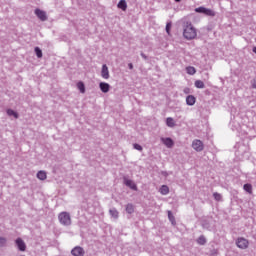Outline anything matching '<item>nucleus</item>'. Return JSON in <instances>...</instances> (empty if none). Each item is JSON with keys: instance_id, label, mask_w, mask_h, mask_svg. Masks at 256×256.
<instances>
[{"instance_id": "obj_1", "label": "nucleus", "mask_w": 256, "mask_h": 256, "mask_svg": "<svg viewBox=\"0 0 256 256\" xmlns=\"http://www.w3.org/2000/svg\"><path fill=\"white\" fill-rule=\"evenodd\" d=\"M183 36L188 41H191L195 39V37H197V29L193 27V24H191V22H186V24L184 25Z\"/></svg>"}, {"instance_id": "obj_2", "label": "nucleus", "mask_w": 256, "mask_h": 256, "mask_svg": "<svg viewBox=\"0 0 256 256\" xmlns=\"http://www.w3.org/2000/svg\"><path fill=\"white\" fill-rule=\"evenodd\" d=\"M58 221L64 227H70V225H71V214H69V212H61L58 215Z\"/></svg>"}, {"instance_id": "obj_3", "label": "nucleus", "mask_w": 256, "mask_h": 256, "mask_svg": "<svg viewBox=\"0 0 256 256\" xmlns=\"http://www.w3.org/2000/svg\"><path fill=\"white\" fill-rule=\"evenodd\" d=\"M195 13H200L202 15H206V17H215V15H216L215 11H213L209 8H205L203 6L195 8Z\"/></svg>"}, {"instance_id": "obj_4", "label": "nucleus", "mask_w": 256, "mask_h": 256, "mask_svg": "<svg viewBox=\"0 0 256 256\" xmlns=\"http://www.w3.org/2000/svg\"><path fill=\"white\" fill-rule=\"evenodd\" d=\"M236 245L239 249H247L249 247V241L245 238H238Z\"/></svg>"}, {"instance_id": "obj_5", "label": "nucleus", "mask_w": 256, "mask_h": 256, "mask_svg": "<svg viewBox=\"0 0 256 256\" xmlns=\"http://www.w3.org/2000/svg\"><path fill=\"white\" fill-rule=\"evenodd\" d=\"M73 256H85V249L81 246H76L71 250Z\"/></svg>"}, {"instance_id": "obj_6", "label": "nucleus", "mask_w": 256, "mask_h": 256, "mask_svg": "<svg viewBox=\"0 0 256 256\" xmlns=\"http://www.w3.org/2000/svg\"><path fill=\"white\" fill-rule=\"evenodd\" d=\"M36 17H38V19H40V21H47V12L37 8L34 11Z\"/></svg>"}, {"instance_id": "obj_7", "label": "nucleus", "mask_w": 256, "mask_h": 256, "mask_svg": "<svg viewBox=\"0 0 256 256\" xmlns=\"http://www.w3.org/2000/svg\"><path fill=\"white\" fill-rule=\"evenodd\" d=\"M123 181H124V185H126V187H129V189H132V191H137V184H135V182H133V180H130L127 177H124Z\"/></svg>"}, {"instance_id": "obj_8", "label": "nucleus", "mask_w": 256, "mask_h": 256, "mask_svg": "<svg viewBox=\"0 0 256 256\" xmlns=\"http://www.w3.org/2000/svg\"><path fill=\"white\" fill-rule=\"evenodd\" d=\"M192 147L195 151L201 152L204 149L203 142L201 140H194L192 142Z\"/></svg>"}, {"instance_id": "obj_9", "label": "nucleus", "mask_w": 256, "mask_h": 256, "mask_svg": "<svg viewBox=\"0 0 256 256\" xmlns=\"http://www.w3.org/2000/svg\"><path fill=\"white\" fill-rule=\"evenodd\" d=\"M161 142L168 147V149H171L173 145H175V142L171 137L161 138Z\"/></svg>"}, {"instance_id": "obj_10", "label": "nucleus", "mask_w": 256, "mask_h": 256, "mask_svg": "<svg viewBox=\"0 0 256 256\" xmlns=\"http://www.w3.org/2000/svg\"><path fill=\"white\" fill-rule=\"evenodd\" d=\"M15 243H16L17 248L19 249V251H26L27 245L25 244V241H23V239L17 238L15 240Z\"/></svg>"}, {"instance_id": "obj_11", "label": "nucleus", "mask_w": 256, "mask_h": 256, "mask_svg": "<svg viewBox=\"0 0 256 256\" xmlns=\"http://www.w3.org/2000/svg\"><path fill=\"white\" fill-rule=\"evenodd\" d=\"M99 87H100V90L102 91V93H109V91L111 89V85H109V83H107V82H100Z\"/></svg>"}, {"instance_id": "obj_12", "label": "nucleus", "mask_w": 256, "mask_h": 256, "mask_svg": "<svg viewBox=\"0 0 256 256\" xmlns=\"http://www.w3.org/2000/svg\"><path fill=\"white\" fill-rule=\"evenodd\" d=\"M101 77L103 79H109V67H107V64L102 65Z\"/></svg>"}, {"instance_id": "obj_13", "label": "nucleus", "mask_w": 256, "mask_h": 256, "mask_svg": "<svg viewBox=\"0 0 256 256\" xmlns=\"http://www.w3.org/2000/svg\"><path fill=\"white\" fill-rule=\"evenodd\" d=\"M196 102H197V98H195V96L188 95L186 97V105H189L190 107H193V105H195Z\"/></svg>"}, {"instance_id": "obj_14", "label": "nucleus", "mask_w": 256, "mask_h": 256, "mask_svg": "<svg viewBox=\"0 0 256 256\" xmlns=\"http://www.w3.org/2000/svg\"><path fill=\"white\" fill-rule=\"evenodd\" d=\"M6 113L9 117H13L14 119H19V113L15 112V110L11 108L7 109Z\"/></svg>"}, {"instance_id": "obj_15", "label": "nucleus", "mask_w": 256, "mask_h": 256, "mask_svg": "<svg viewBox=\"0 0 256 256\" xmlns=\"http://www.w3.org/2000/svg\"><path fill=\"white\" fill-rule=\"evenodd\" d=\"M118 9H121L122 11H127V1L120 0L117 4Z\"/></svg>"}, {"instance_id": "obj_16", "label": "nucleus", "mask_w": 256, "mask_h": 256, "mask_svg": "<svg viewBox=\"0 0 256 256\" xmlns=\"http://www.w3.org/2000/svg\"><path fill=\"white\" fill-rule=\"evenodd\" d=\"M37 178L40 179V181H45L47 179V173L43 170L38 171Z\"/></svg>"}, {"instance_id": "obj_17", "label": "nucleus", "mask_w": 256, "mask_h": 256, "mask_svg": "<svg viewBox=\"0 0 256 256\" xmlns=\"http://www.w3.org/2000/svg\"><path fill=\"white\" fill-rule=\"evenodd\" d=\"M243 189L246 191V193H249V195L253 193V185L249 183L244 184Z\"/></svg>"}, {"instance_id": "obj_18", "label": "nucleus", "mask_w": 256, "mask_h": 256, "mask_svg": "<svg viewBox=\"0 0 256 256\" xmlns=\"http://www.w3.org/2000/svg\"><path fill=\"white\" fill-rule=\"evenodd\" d=\"M126 213L129 215H132V213H135V206L133 204L129 203L126 205Z\"/></svg>"}, {"instance_id": "obj_19", "label": "nucleus", "mask_w": 256, "mask_h": 256, "mask_svg": "<svg viewBox=\"0 0 256 256\" xmlns=\"http://www.w3.org/2000/svg\"><path fill=\"white\" fill-rule=\"evenodd\" d=\"M109 214L111 215V217H113L114 219H119V211H117L115 208H112L109 210Z\"/></svg>"}, {"instance_id": "obj_20", "label": "nucleus", "mask_w": 256, "mask_h": 256, "mask_svg": "<svg viewBox=\"0 0 256 256\" xmlns=\"http://www.w3.org/2000/svg\"><path fill=\"white\" fill-rule=\"evenodd\" d=\"M34 52L38 59H41L43 57V50H41V48L35 47Z\"/></svg>"}, {"instance_id": "obj_21", "label": "nucleus", "mask_w": 256, "mask_h": 256, "mask_svg": "<svg viewBox=\"0 0 256 256\" xmlns=\"http://www.w3.org/2000/svg\"><path fill=\"white\" fill-rule=\"evenodd\" d=\"M194 85L196 89H205V83L201 80H196Z\"/></svg>"}, {"instance_id": "obj_22", "label": "nucleus", "mask_w": 256, "mask_h": 256, "mask_svg": "<svg viewBox=\"0 0 256 256\" xmlns=\"http://www.w3.org/2000/svg\"><path fill=\"white\" fill-rule=\"evenodd\" d=\"M168 219L172 225H177V222L175 221V216H173V212H171V210H168Z\"/></svg>"}, {"instance_id": "obj_23", "label": "nucleus", "mask_w": 256, "mask_h": 256, "mask_svg": "<svg viewBox=\"0 0 256 256\" xmlns=\"http://www.w3.org/2000/svg\"><path fill=\"white\" fill-rule=\"evenodd\" d=\"M186 73H188V75H195L197 70L193 66H188L186 67Z\"/></svg>"}, {"instance_id": "obj_24", "label": "nucleus", "mask_w": 256, "mask_h": 256, "mask_svg": "<svg viewBox=\"0 0 256 256\" xmlns=\"http://www.w3.org/2000/svg\"><path fill=\"white\" fill-rule=\"evenodd\" d=\"M160 193H161V195H168V193H169V186L162 185L161 188H160Z\"/></svg>"}, {"instance_id": "obj_25", "label": "nucleus", "mask_w": 256, "mask_h": 256, "mask_svg": "<svg viewBox=\"0 0 256 256\" xmlns=\"http://www.w3.org/2000/svg\"><path fill=\"white\" fill-rule=\"evenodd\" d=\"M77 88L79 89L80 93H85V83H83V81H79L77 83Z\"/></svg>"}, {"instance_id": "obj_26", "label": "nucleus", "mask_w": 256, "mask_h": 256, "mask_svg": "<svg viewBox=\"0 0 256 256\" xmlns=\"http://www.w3.org/2000/svg\"><path fill=\"white\" fill-rule=\"evenodd\" d=\"M198 245H205L207 243V238H205L203 235L199 236L197 239Z\"/></svg>"}, {"instance_id": "obj_27", "label": "nucleus", "mask_w": 256, "mask_h": 256, "mask_svg": "<svg viewBox=\"0 0 256 256\" xmlns=\"http://www.w3.org/2000/svg\"><path fill=\"white\" fill-rule=\"evenodd\" d=\"M166 125L167 127H175V120H173L171 117H168L166 119Z\"/></svg>"}, {"instance_id": "obj_28", "label": "nucleus", "mask_w": 256, "mask_h": 256, "mask_svg": "<svg viewBox=\"0 0 256 256\" xmlns=\"http://www.w3.org/2000/svg\"><path fill=\"white\" fill-rule=\"evenodd\" d=\"M171 27H173V23L167 22V24H166V33H167V35H171Z\"/></svg>"}, {"instance_id": "obj_29", "label": "nucleus", "mask_w": 256, "mask_h": 256, "mask_svg": "<svg viewBox=\"0 0 256 256\" xmlns=\"http://www.w3.org/2000/svg\"><path fill=\"white\" fill-rule=\"evenodd\" d=\"M213 197L215 201H221L223 199V196H221V194L218 192L213 193Z\"/></svg>"}, {"instance_id": "obj_30", "label": "nucleus", "mask_w": 256, "mask_h": 256, "mask_svg": "<svg viewBox=\"0 0 256 256\" xmlns=\"http://www.w3.org/2000/svg\"><path fill=\"white\" fill-rule=\"evenodd\" d=\"M133 147L134 149H136V151H143V146H141L140 144L134 143Z\"/></svg>"}, {"instance_id": "obj_31", "label": "nucleus", "mask_w": 256, "mask_h": 256, "mask_svg": "<svg viewBox=\"0 0 256 256\" xmlns=\"http://www.w3.org/2000/svg\"><path fill=\"white\" fill-rule=\"evenodd\" d=\"M5 243H7V238L0 237V247H4Z\"/></svg>"}, {"instance_id": "obj_32", "label": "nucleus", "mask_w": 256, "mask_h": 256, "mask_svg": "<svg viewBox=\"0 0 256 256\" xmlns=\"http://www.w3.org/2000/svg\"><path fill=\"white\" fill-rule=\"evenodd\" d=\"M210 255H211V256H217V255H219V250H217V249H212V250H210Z\"/></svg>"}, {"instance_id": "obj_33", "label": "nucleus", "mask_w": 256, "mask_h": 256, "mask_svg": "<svg viewBox=\"0 0 256 256\" xmlns=\"http://www.w3.org/2000/svg\"><path fill=\"white\" fill-rule=\"evenodd\" d=\"M142 59H145V61H147L149 59V57L147 55H145V53L141 52L140 53Z\"/></svg>"}, {"instance_id": "obj_34", "label": "nucleus", "mask_w": 256, "mask_h": 256, "mask_svg": "<svg viewBox=\"0 0 256 256\" xmlns=\"http://www.w3.org/2000/svg\"><path fill=\"white\" fill-rule=\"evenodd\" d=\"M252 89H256V79L252 80Z\"/></svg>"}, {"instance_id": "obj_35", "label": "nucleus", "mask_w": 256, "mask_h": 256, "mask_svg": "<svg viewBox=\"0 0 256 256\" xmlns=\"http://www.w3.org/2000/svg\"><path fill=\"white\" fill-rule=\"evenodd\" d=\"M128 69L133 70V63L128 64Z\"/></svg>"}, {"instance_id": "obj_36", "label": "nucleus", "mask_w": 256, "mask_h": 256, "mask_svg": "<svg viewBox=\"0 0 256 256\" xmlns=\"http://www.w3.org/2000/svg\"><path fill=\"white\" fill-rule=\"evenodd\" d=\"M252 51H253V53H255V55H256V46H254V47L252 48Z\"/></svg>"}, {"instance_id": "obj_37", "label": "nucleus", "mask_w": 256, "mask_h": 256, "mask_svg": "<svg viewBox=\"0 0 256 256\" xmlns=\"http://www.w3.org/2000/svg\"><path fill=\"white\" fill-rule=\"evenodd\" d=\"M176 3H181V0H174Z\"/></svg>"}]
</instances>
